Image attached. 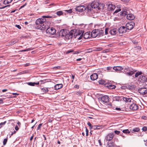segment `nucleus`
I'll use <instances>...</instances> for the list:
<instances>
[{
	"instance_id": "obj_32",
	"label": "nucleus",
	"mask_w": 147,
	"mask_h": 147,
	"mask_svg": "<svg viewBox=\"0 0 147 147\" xmlns=\"http://www.w3.org/2000/svg\"><path fill=\"white\" fill-rule=\"evenodd\" d=\"M41 90L43 92V94L47 92H48L49 90L48 88L46 87L42 88Z\"/></svg>"
},
{
	"instance_id": "obj_15",
	"label": "nucleus",
	"mask_w": 147,
	"mask_h": 147,
	"mask_svg": "<svg viewBox=\"0 0 147 147\" xmlns=\"http://www.w3.org/2000/svg\"><path fill=\"white\" fill-rule=\"evenodd\" d=\"M114 136V134L113 133H110L107 136L105 139L107 141H110L113 138Z\"/></svg>"
},
{
	"instance_id": "obj_57",
	"label": "nucleus",
	"mask_w": 147,
	"mask_h": 147,
	"mask_svg": "<svg viewBox=\"0 0 147 147\" xmlns=\"http://www.w3.org/2000/svg\"><path fill=\"white\" fill-rule=\"evenodd\" d=\"M30 50V48H28L27 49H24V50H22L20 51L21 52H24V51H29Z\"/></svg>"
},
{
	"instance_id": "obj_60",
	"label": "nucleus",
	"mask_w": 147,
	"mask_h": 147,
	"mask_svg": "<svg viewBox=\"0 0 147 147\" xmlns=\"http://www.w3.org/2000/svg\"><path fill=\"white\" fill-rule=\"evenodd\" d=\"M16 26L20 29L21 28V27L20 25H16Z\"/></svg>"
},
{
	"instance_id": "obj_26",
	"label": "nucleus",
	"mask_w": 147,
	"mask_h": 147,
	"mask_svg": "<svg viewBox=\"0 0 147 147\" xmlns=\"http://www.w3.org/2000/svg\"><path fill=\"white\" fill-rule=\"evenodd\" d=\"M98 10H100V9H103L105 5L104 4L102 3H98Z\"/></svg>"
},
{
	"instance_id": "obj_45",
	"label": "nucleus",
	"mask_w": 147,
	"mask_h": 147,
	"mask_svg": "<svg viewBox=\"0 0 147 147\" xmlns=\"http://www.w3.org/2000/svg\"><path fill=\"white\" fill-rule=\"evenodd\" d=\"M43 18H52L53 17L52 16H45L42 17Z\"/></svg>"
},
{
	"instance_id": "obj_30",
	"label": "nucleus",
	"mask_w": 147,
	"mask_h": 147,
	"mask_svg": "<svg viewBox=\"0 0 147 147\" xmlns=\"http://www.w3.org/2000/svg\"><path fill=\"white\" fill-rule=\"evenodd\" d=\"M114 132L116 134H120V136H121L122 137H124V136L122 135L123 134V133H121V132L120 131L118 130H115L114 131Z\"/></svg>"
},
{
	"instance_id": "obj_14",
	"label": "nucleus",
	"mask_w": 147,
	"mask_h": 147,
	"mask_svg": "<svg viewBox=\"0 0 147 147\" xmlns=\"http://www.w3.org/2000/svg\"><path fill=\"white\" fill-rule=\"evenodd\" d=\"M138 105L135 103H133L130 106L129 108L133 111L137 110L138 109Z\"/></svg>"
},
{
	"instance_id": "obj_18",
	"label": "nucleus",
	"mask_w": 147,
	"mask_h": 147,
	"mask_svg": "<svg viewBox=\"0 0 147 147\" xmlns=\"http://www.w3.org/2000/svg\"><path fill=\"white\" fill-rule=\"evenodd\" d=\"M139 79L141 80L142 82H144L147 80V79L144 76L141 75L139 77Z\"/></svg>"
},
{
	"instance_id": "obj_1",
	"label": "nucleus",
	"mask_w": 147,
	"mask_h": 147,
	"mask_svg": "<svg viewBox=\"0 0 147 147\" xmlns=\"http://www.w3.org/2000/svg\"><path fill=\"white\" fill-rule=\"evenodd\" d=\"M89 6H87L86 7L84 5H80L76 7V9L77 11L79 12H82L85 11L88 13H90L92 12V10L91 9Z\"/></svg>"
},
{
	"instance_id": "obj_40",
	"label": "nucleus",
	"mask_w": 147,
	"mask_h": 147,
	"mask_svg": "<svg viewBox=\"0 0 147 147\" xmlns=\"http://www.w3.org/2000/svg\"><path fill=\"white\" fill-rule=\"evenodd\" d=\"M77 33L78 36H79L82 34H83V33H82V30H77Z\"/></svg>"
},
{
	"instance_id": "obj_50",
	"label": "nucleus",
	"mask_w": 147,
	"mask_h": 147,
	"mask_svg": "<svg viewBox=\"0 0 147 147\" xmlns=\"http://www.w3.org/2000/svg\"><path fill=\"white\" fill-rule=\"evenodd\" d=\"M111 84L110 83H105V87H107L109 88V87H110L109 86H110Z\"/></svg>"
},
{
	"instance_id": "obj_49",
	"label": "nucleus",
	"mask_w": 147,
	"mask_h": 147,
	"mask_svg": "<svg viewBox=\"0 0 147 147\" xmlns=\"http://www.w3.org/2000/svg\"><path fill=\"white\" fill-rule=\"evenodd\" d=\"M83 34H82L81 35H80L79 36L77 37V38L78 40H80L82 39V38Z\"/></svg>"
},
{
	"instance_id": "obj_11",
	"label": "nucleus",
	"mask_w": 147,
	"mask_h": 147,
	"mask_svg": "<svg viewBox=\"0 0 147 147\" xmlns=\"http://www.w3.org/2000/svg\"><path fill=\"white\" fill-rule=\"evenodd\" d=\"M98 29H95L93 30L91 34V35H92V37L95 38L96 36H98Z\"/></svg>"
},
{
	"instance_id": "obj_36",
	"label": "nucleus",
	"mask_w": 147,
	"mask_h": 147,
	"mask_svg": "<svg viewBox=\"0 0 147 147\" xmlns=\"http://www.w3.org/2000/svg\"><path fill=\"white\" fill-rule=\"evenodd\" d=\"M132 131L135 132H138L140 131V129L139 127H135L132 129Z\"/></svg>"
},
{
	"instance_id": "obj_35",
	"label": "nucleus",
	"mask_w": 147,
	"mask_h": 147,
	"mask_svg": "<svg viewBox=\"0 0 147 147\" xmlns=\"http://www.w3.org/2000/svg\"><path fill=\"white\" fill-rule=\"evenodd\" d=\"M48 81H47V79H45L43 80H41L39 81L40 82V84H44L45 83L47 82Z\"/></svg>"
},
{
	"instance_id": "obj_64",
	"label": "nucleus",
	"mask_w": 147,
	"mask_h": 147,
	"mask_svg": "<svg viewBox=\"0 0 147 147\" xmlns=\"http://www.w3.org/2000/svg\"><path fill=\"white\" fill-rule=\"evenodd\" d=\"M74 87L75 88L78 89L79 88V86L78 85H76L74 86Z\"/></svg>"
},
{
	"instance_id": "obj_5",
	"label": "nucleus",
	"mask_w": 147,
	"mask_h": 147,
	"mask_svg": "<svg viewBox=\"0 0 147 147\" xmlns=\"http://www.w3.org/2000/svg\"><path fill=\"white\" fill-rule=\"evenodd\" d=\"M46 20L45 18H39L35 22L36 25H46Z\"/></svg>"
},
{
	"instance_id": "obj_38",
	"label": "nucleus",
	"mask_w": 147,
	"mask_h": 147,
	"mask_svg": "<svg viewBox=\"0 0 147 147\" xmlns=\"http://www.w3.org/2000/svg\"><path fill=\"white\" fill-rule=\"evenodd\" d=\"M98 83L100 84H105V81L103 80H100L98 81Z\"/></svg>"
},
{
	"instance_id": "obj_47",
	"label": "nucleus",
	"mask_w": 147,
	"mask_h": 147,
	"mask_svg": "<svg viewBox=\"0 0 147 147\" xmlns=\"http://www.w3.org/2000/svg\"><path fill=\"white\" fill-rule=\"evenodd\" d=\"M82 92L80 91H78L76 92V94L78 96H80L82 95Z\"/></svg>"
},
{
	"instance_id": "obj_6",
	"label": "nucleus",
	"mask_w": 147,
	"mask_h": 147,
	"mask_svg": "<svg viewBox=\"0 0 147 147\" xmlns=\"http://www.w3.org/2000/svg\"><path fill=\"white\" fill-rule=\"evenodd\" d=\"M46 32L47 34L53 35L56 33V31L53 27H49L47 29Z\"/></svg>"
},
{
	"instance_id": "obj_44",
	"label": "nucleus",
	"mask_w": 147,
	"mask_h": 147,
	"mask_svg": "<svg viewBox=\"0 0 147 147\" xmlns=\"http://www.w3.org/2000/svg\"><path fill=\"white\" fill-rule=\"evenodd\" d=\"M30 86H35V82H29L27 83Z\"/></svg>"
},
{
	"instance_id": "obj_41",
	"label": "nucleus",
	"mask_w": 147,
	"mask_h": 147,
	"mask_svg": "<svg viewBox=\"0 0 147 147\" xmlns=\"http://www.w3.org/2000/svg\"><path fill=\"white\" fill-rule=\"evenodd\" d=\"M123 69L124 70H126L127 71H130L131 70V69L129 68V67L128 66L123 67Z\"/></svg>"
},
{
	"instance_id": "obj_51",
	"label": "nucleus",
	"mask_w": 147,
	"mask_h": 147,
	"mask_svg": "<svg viewBox=\"0 0 147 147\" xmlns=\"http://www.w3.org/2000/svg\"><path fill=\"white\" fill-rule=\"evenodd\" d=\"M109 30L108 28H106L105 29V34H108V31Z\"/></svg>"
},
{
	"instance_id": "obj_55",
	"label": "nucleus",
	"mask_w": 147,
	"mask_h": 147,
	"mask_svg": "<svg viewBox=\"0 0 147 147\" xmlns=\"http://www.w3.org/2000/svg\"><path fill=\"white\" fill-rule=\"evenodd\" d=\"M73 52H74L73 50H68L67 51V52H66V54H68L70 53Z\"/></svg>"
},
{
	"instance_id": "obj_23",
	"label": "nucleus",
	"mask_w": 147,
	"mask_h": 147,
	"mask_svg": "<svg viewBox=\"0 0 147 147\" xmlns=\"http://www.w3.org/2000/svg\"><path fill=\"white\" fill-rule=\"evenodd\" d=\"M131 70H133V71H132L130 70V71H129V72H127L126 73V74L127 75L129 76H131L132 75L134 74L135 72H136L137 71L135 70H133V69H131Z\"/></svg>"
},
{
	"instance_id": "obj_31",
	"label": "nucleus",
	"mask_w": 147,
	"mask_h": 147,
	"mask_svg": "<svg viewBox=\"0 0 147 147\" xmlns=\"http://www.w3.org/2000/svg\"><path fill=\"white\" fill-rule=\"evenodd\" d=\"M101 125H94L93 129H100L101 128Z\"/></svg>"
},
{
	"instance_id": "obj_56",
	"label": "nucleus",
	"mask_w": 147,
	"mask_h": 147,
	"mask_svg": "<svg viewBox=\"0 0 147 147\" xmlns=\"http://www.w3.org/2000/svg\"><path fill=\"white\" fill-rule=\"evenodd\" d=\"M6 123V121H5L3 122H1L0 123V125H1V127H2V125H5Z\"/></svg>"
},
{
	"instance_id": "obj_34",
	"label": "nucleus",
	"mask_w": 147,
	"mask_h": 147,
	"mask_svg": "<svg viewBox=\"0 0 147 147\" xmlns=\"http://www.w3.org/2000/svg\"><path fill=\"white\" fill-rule=\"evenodd\" d=\"M142 73L141 71L137 72L135 75V78H137L139 76L142 74Z\"/></svg>"
},
{
	"instance_id": "obj_42",
	"label": "nucleus",
	"mask_w": 147,
	"mask_h": 147,
	"mask_svg": "<svg viewBox=\"0 0 147 147\" xmlns=\"http://www.w3.org/2000/svg\"><path fill=\"white\" fill-rule=\"evenodd\" d=\"M87 125L90 127V129H93V126L92 125L90 122L88 123Z\"/></svg>"
},
{
	"instance_id": "obj_9",
	"label": "nucleus",
	"mask_w": 147,
	"mask_h": 147,
	"mask_svg": "<svg viewBox=\"0 0 147 147\" xmlns=\"http://www.w3.org/2000/svg\"><path fill=\"white\" fill-rule=\"evenodd\" d=\"M68 31L66 29L61 30L59 33V36L61 37L65 36Z\"/></svg>"
},
{
	"instance_id": "obj_7",
	"label": "nucleus",
	"mask_w": 147,
	"mask_h": 147,
	"mask_svg": "<svg viewBox=\"0 0 147 147\" xmlns=\"http://www.w3.org/2000/svg\"><path fill=\"white\" fill-rule=\"evenodd\" d=\"M134 22H128L126 24V28L127 30H131L135 26Z\"/></svg>"
},
{
	"instance_id": "obj_24",
	"label": "nucleus",
	"mask_w": 147,
	"mask_h": 147,
	"mask_svg": "<svg viewBox=\"0 0 147 147\" xmlns=\"http://www.w3.org/2000/svg\"><path fill=\"white\" fill-rule=\"evenodd\" d=\"M123 100L126 102H131L132 100V98H129L127 97H123Z\"/></svg>"
},
{
	"instance_id": "obj_19",
	"label": "nucleus",
	"mask_w": 147,
	"mask_h": 147,
	"mask_svg": "<svg viewBox=\"0 0 147 147\" xmlns=\"http://www.w3.org/2000/svg\"><path fill=\"white\" fill-rule=\"evenodd\" d=\"M63 85L62 84H56L54 87L55 89L56 90H57L62 88Z\"/></svg>"
},
{
	"instance_id": "obj_54",
	"label": "nucleus",
	"mask_w": 147,
	"mask_h": 147,
	"mask_svg": "<svg viewBox=\"0 0 147 147\" xmlns=\"http://www.w3.org/2000/svg\"><path fill=\"white\" fill-rule=\"evenodd\" d=\"M112 69V67H107V69L109 71H113L112 70H111V69Z\"/></svg>"
},
{
	"instance_id": "obj_2",
	"label": "nucleus",
	"mask_w": 147,
	"mask_h": 147,
	"mask_svg": "<svg viewBox=\"0 0 147 147\" xmlns=\"http://www.w3.org/2000/svg\"><path fill=\"white\" fill-rule=\"evenodd\" d=\"M127 16V18L129 20H132L135 18V16L134 15L131 13L128 14V12L126 11H122L120 12V16Z\"/></svg>"
},
{
	"instance_id": "obj_33",
	"label": "nucleus",
	"mask_w": 147,
	"mask_h": 147,
	"mask_svg": "<svg viewBox=\"0 0 147 147\" xmlns=\"http://www.w3.org/2000/svg\"><path fill=\"white\" fill-rule=\"evenodd\" d=\"M12 0H5L3 1V3L4 4H8L11 3Z\"/></svg>"
},
{
	"instance_id": "obj_22",
	"label": "nucleus",
	"mask_w": 147,
	"mask_h": 147,
	"mask_svg": "<svg viewBox=\"0 0 147 147\" xmlns=\"http://www.w3.org/2000/svg\"><path fill=\"white\" fill-rule=\"evenodd\" d=\"M122 98L123 96H116L113 97V100H114L119 101H121Z\"/></svg>"
},
{
	"instance_id": "obj_28",
	"label": "nucleus",
	"mask_w": 147,
	"mask_h": 147,
	"mask_svg": "<svg viewBox=\"0 0 147 147\" xmlns=\"http://www.w3.org/2000/svg\"><path fill=\"white\" fill-rule=\"evenodd\" d=\"M108 147H114L115 146V143L113 142H108L107 144Z\"/></svg>"
},
{
	"instance_id": "obj_29",
	"label": "nucleus",
	"mask_w": 147,
	"mask_h": 147,
	"mask_svg": "<svg viewBox=\"0 0 147 147\" xmlns=\"http://www.w3.org/2000/svg\"><path fill=\"white\" fill-rule=\"evenodd\" d=\"M72 30H75V31H74V33H73V34L74 35L73 36L74 38H77V37L78 36V34H77V30L76 29H72Z\"/></svg>"
},
{
	"instance_id": "obj_13",
	"label": "nucleus",
	"mask_w": 147,
	"mask_h": 147,
	"mask_svg": "<svg viewBox=\"0 0 147 147\" xmlns=\"http://www.w3.org/2000/svg\"><path fill=\"white\" fill-rule=\"evenodd\" d=\"M46 25L38 24L36 25V26H35V28L36 29H40L41 30H44L46 28Z\"/></svg>"
},
{
	"instance_id": "obj_53",
	"label": "nucleus",
	"mask_w": 147,
	"mask_h": 147,
	"mask_svg": "<svg viewBox=\"0 0 147 147\" xmlns=\"http://www.w3.org/2000/svg\"><path fill=\"white\" fill-rule=\"evenodd\" d=\"M85 128H86V136H88V130L86 127H85Z\"/></svg>"
},
{
	"instance_id": "obj_10",
	"label": "nucleus",
	"mask_w": 147,
	"mask_h": 147,
	"mask_svg": "<svg viewBox=\"0 0 147 147\" xmlns=\"http://www.w3.org/2000/svg\"><path fill=\"white\" fill-rule=\"evenodd\" d=\"M118 31L119 33H125L127 31L125 27L122 26L120 27L118 29Z\"/></svg>"
},
{
	"instance_id": "obj_12",
	"label": "nucleus",
	"mask_w": 147,
	"mask_h": 147,
	"mask_svg": "<svg viewBox=\"0 0 147 147\" xmlns=\"http://www.w3.org/2000/svg\"><path fill=\"white\" fill-rule=\"evenodd\" d=\"M101 100L104 103H107L109 101V98L108 96L104 95L101 97Z\"/></svg>"
},
{
	"instance_id": "obj_21",
	"label": "nucleus",
	"mask_w": 147,
	"mask_h": 147,
	"mask_svg": "<svg viewBox=\"0 0 147 147\" xmlns=\"http://www.w3.org/2000/svg\"><path fill=\"white\" fill-rule=\"evenodd\" d=\"M113 69L115 70L116 71H120L123 69V68L120 66H117L114 67L113 68Z\"/></svg>"
},
{
	"instance_id": "obj_43",
	"label": "nucleus",
	"mask_w": 147,
	"mask_h": 147,
	"mask_svg": "<svg viewBox=\"0 0 147 147\" xmlns=\"http://www.w3.org/2000/svg\"><path fill=\"white\" fill-rule=\"evenodd\" d=\"M110 86V87H109V88L111 89H114L115 88H116V86L115 85H113L112 84H111Z\"/></svg>"
},
{
	"instance_id": "obj_8",
	"label": "nucleus",
	"mask_w": 147,
	"mask_h": 147,
	"mask_svg": "<svg viewBox=\"0 0 147 147\" xmlns=\"http://www.w3.org/2000/svg\"><path fill=\"white\" fill-rule=\"evenodd\" d=\"M138 91L139 93L142 95H147V88H139Z\"/></svg>"
},
{
	"instance_id": "obj_59",
	"label": "nucleus",
	"mask_w": 147,
	"mask_h": 147,
	"mask_svg": "<svg viewBox=\"0 0 147 147\" xmlns=\"http://www.w3.org/2000/svg\"><path fill=\"white\" fill-rule=\"evenodd\" d=\"M121 10L120 9H117L114 12V13H117L118 12L120 11H121Z\"/></svg>"
},
{
	"instance_id": "obj_48",
	"label": "nucleus",
	"mask_w": 147,
	"mask_h": 147,
	"mask_svg": "<svg viewBox=\"0 0 147 147\" xmlns=\"http://www.w3.org/2000/svg\"><path fill=\"white\" fill-rule=\"evenodd\" d=\"M64 11L67 12L68 13H71L72 12V10L71 9L68 10H65Z\"/></svg>"
},
{
	"instance_id": "obj_52",
	"label": "nucleus",
	"mask_w": 147,
	"mask_h": 147,
	"mask_svg": "<svg viewBox=\"0 0 147 147\" xmlns=\"http://www.w3.org/2000/svg\"><path fill=\"white\" fill-rule=\"evenodd\" d=\"M142 130L144 131H147V127L145 126L144 127L142 128Z\"/></svg>"
},
{
	"instance_id": "obj_20",
	"label": "nucleus",
	"mask_w": 147,
	"mask_h": 147,
	"mask_svg": "<svg viewBox=\"0 0 147 147\" xmlns=\"http://www.w3.org/2000/svg\"><path fill=\"white\" fill-rule=\"evenodd\" d=\"M115 8V6L114 5L109 3L108 6V8L109 10L112 11Z\"/></svg>"
},
{
	"instance_id": "obj_4",
	"label": "nucleus",
	"mask_w": 147,
	"mask_h": 147,
	"mask_svg": "<svg viewBox=\"0 0 147 147\" xmlns=\"http://www.w3.org/2000/svg\"><path fill=\"white\" fill-rule=\"evenodd\" d=\"M98 2L96 1H93L90 4V5H89L88 6H89L91 9L92 10V12H90L92 13L93 12L92 9L97 8L98 9Z\"/></svg>"
},
{
	"instance_id": "obj_62",
	"label": "nucleus",
	"mask_w": 147,
	"mask_h": 147,
	"mask_svg": "<svg viewBox=\"0 0 147 147\" xmlns=\"http://www.w3.org/2000/svg\"><path fill=\"white\" fill-rule=\"evenodd\" d=\"M109 52V49H107L103 51V52L104 53H107Z\"/></svg>"
},
{
	"instance_id": "obj_3",
	"label": "nucleus",
	"mask_w": 147,
	"mask_h": 147,
	"mask_svg": "<svg viewBox=\"0 0 147 147\" xmlns=\"http://www.w3.org/2000/svg\"><path fill=\"white\" fill-rule=\"evenodd\" d=\"M75 30H71L69 32L68 31L65 36V40H67L71 39L73 37L74 31H75Z\"/></svg>"
},
{
	"instance_id": "obj_17",
	"label": "nucleus",
	"mask_w": 147,
	"mask_h": 147,
	"mask_svg": "<svg viewBox=\"0 0 147 147\" xmlns=\"http://www.w3.org/2000/svg\"><path fill=\"white\" fill-rule=\"evenodd\" d=\"M90 79L92 80H94L98 78V75L96 73H94L90 76Z\"/></svg>"
},
{
	"instance_id": "obj_27",
	"label": "nucleus",
	"mask_w": 147,
	"mask_h": 147,
	"mask_svg": "<svg viewBox=\"0 0 147 147\" xmlns=\"http://www.w3.org/2000/svg\"><path fill=\"white\" fill-rule=\"evenodd\" d=\"M98 37H99L100 36H103L104 34V32L103 30H99L98 31Z\"/></svg>"
},
{
	"instance_id": "obj_58",
	"label": "nucleus",
	"mask_w": 147,
	"mask_h": 147,
	"mask_svg": "<svg viewBox=\"0 0 147 147\" xmlns=\"http://www.w3.org/2000/svg\"><path fill=\"white\" fill-rule=\"evenodd\" d=\"M42 123H40V124L38 126L37 129H40V127L42 125Z\"/></svg>"
},
{
	"instance_id": "obj_61",
	"label": "nucleus",
	"mask_w": 147,
	"mask_h": 147,
	"mask_svg": "<svg viewBox=\"0 0 147 147\" xmlns=\"http://www.w3.org/2000/svg\"><path fill=\"white\" fill-rule=\"evenodd\" d=\"M92 52V51L91 49H88L87 50V53H90Z\"/></svg>"
},
{
	"instance_id": "obj_25",
	"label": "nucleus",
	"mask_w": 147,
	"mask_h": 147,
	"mask_svg": "<svg viewBox=\"0 0 147 147\" xmlns=\"http://www.w3.org/2000/svg\"><path fill=\"white\" fill-rule=\"evenodd\" d=\"M110 33L112 35H114L116 34L117 33V31L116 29H114L111 30L109 31Z\"/></svg>"
},
{
	"instance_id": "obj_16",
	"label": "nucleus",
	"mask_w": 147,
	"mask_h": 147,
	"mask_svg": "<svg viewBox=\"0 0 147 147\" xmlns=\"http://www.w3.org/2000/svg\"><path fill=\"white\" fill-rule=\"evenodd\" d=\"M91 37L92 35H91L90 32H87L85 33L83 36V38L85 39L90 38Z\"/></svg>"
},
{
	"instance_id": "obj_63",
	"label": "nucleus",
	"mask_w": 147,
	"mask_h": 147,
	"mask_svg": "<svg viewBox=\"0 0 147 147\" xmlns=\"http://www.w3.org/2000/svg\"><path fill=\"white\" fill-rule=\"evenodd\" d=\"M101 49L100 48H98L95 49L94 50L95 51H99L101 50Z\"/></svg>"
},
{
	"instance_id": "obj_39",
	"label": "nucleus",
	"mask_w": 147,
	"mask_h": 147,
	"mask_svg": "<svg viewBox=\"0 0 147 147\" xmlns=\"http://www.w3.org/2000/svg\"><path fill=\"white\" fill-rule=\"evenodd\" d=\"M122 132L123 133L125 134H129L130 133V131H129L128 129H126L123 130Z\"/></svg>"
},
{
	"instance_id": "obj_37",
	"label": "nucleus",
	"mask_w": 147,
	"mask_h": 147,
	"mask_svg": "<svg viewBox=\"0 0 147 147\" xmlns=\"http://www.w3.org/2000/svg\"><path fill=\"white\" fill-rule=\"evenodd\" d=\"M56 13L57 14L58 16H60L62 15L63 14V12L62 11H57Z\"/></svg>"
},
{
	"instance_id": "obj_46",
	"label": "nucleus",
	"mask_w": 147,
	"mask_h": 147,
	"mask_svg": "<svg viewBox=\"0 0 147 147\" xmlns=\"http://www.w3.org/2000/svg\"><path fill=\"white\" fill-rule=\"evenodd\" d=\"M7 141V138L4 139L3 142V144L4 145H5L6 144Z\"/></svg>"
}]
</instances>
